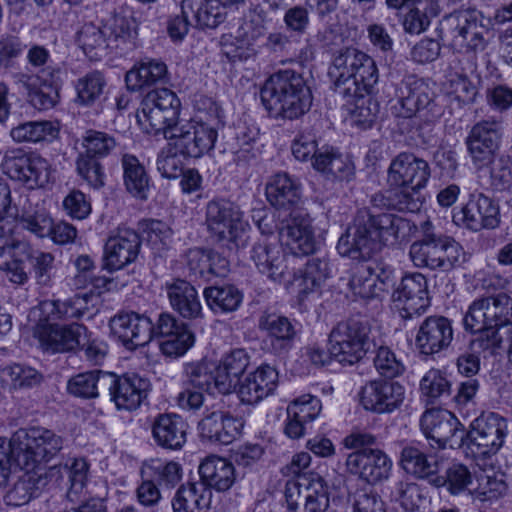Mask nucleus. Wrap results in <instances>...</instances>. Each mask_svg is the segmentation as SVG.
Segmentation results:
<instances>
[{
	"mask_svg": "<svg viewBox=\"0 0 512 512\" xmlns=\"http://www.w3.org/2000/svg\"><path fill=\"white\" fill-rule=\"evenodd\" d=\"M407 222L394 214H371L359 210L345 233L339 238L337 250L340 255L353 260H367L379 252L383 245L396 241Z\"/></svg>",
	"mask_w": 512,
	"mask_h": 512,
	"instance_id": "1",
	"label": "nucleus"
},
{
	"mask_svg": "<svg viewBox=\"0 0 512 512\" xmlns=\"http://www.w3.org/2000/svg\"><path fill=\"white\" fill-rule=\"evenodd\" d=\"M261 101L274 118L297 119L309 111L312 94L300 73L287 69L279 71L265 82Z\"/></svg>",
	"mask_w": 512,
	"mask_h": 512,
	"instance_id": "2",
	"label": "nucleus"
},
{
	"mask_svg": "<svg viewBox=\"0 0 512 512\" xmlns=\"http://www.w3.org/2000/svg\"><path fill=\"white\" fill-rule=\"evenodd\" d=\"M329 75L335 92L342 98L370 95L378 82L375 61L356 48L340 50L333 59Z\"/></svg>",
	"mask_w": 512,
	"mask_h": 512,
	"instance_id": "3",
	"label": "nucleus"
},
{
	"mask_svg": "<svg viewBox=\"0 0 512 512\" xmlns=\"http://www.w3.org/2000/svg\"><path fill=\"white\" fill-rule=\"evenodd\" d=\"M25 260H31L37 282L46 285L51 278L54 256L35 251L17 230H13L9 236H0V271L10 282L23 285L28 281Z\"/></svg>",
	"mask_w": 512,
	"mask_h": 512,
	"instance_id": "4",
	"label": "nucleus"
},
{
	"mask_svg": "<svg viewBox=\"0 0 512 512\" xmlns=\"http://www.w3.org/2000/svg\"><path fill=\"white\" fill-rule=\"evenodd\" d=\"M409 255L417 267L450 271L466 261L462 246L445 235L426 233L410 246Z\"/></svg>",
	"mask_w": 512,
	"mask_h": 512,
	"instance_id": "5",
	"label": "nucleus"
},
{
	"mask_svg": "<svg viewBox=\"0 0 512 512\" xmlns=\"http://www.w3.org/2000/svg\"><path fill=\"white\" fill-rule=\"evenodd\" d=\"M19 464L23 468H40L38 464L49 461L63 447V439L54 431L44 427L19 429L11 437Z\"/></svg>",
	"mask_w": 512,
	"mask_h": 512,
	"instance_id": "6",
	"label": "nucleus"
},
{
	"mask_svg": "<svg viewBox=\"0 0 512 512\" xmlns=\"http://www.w3.org/2000/svg\"><path fill=\"white\" fill-rule=\"evenodd\" d=\"M164 137L171 141L179 154L187 158H201L215 147L218 130L203 121L179 122L165 130Z\"/></svg>",
	"mask_w": 512,
	"mask_h": 512,
	"instance_id": "7",
	"label": "nucleus"
},
{
	"mask_svg": "<svg viewBox=\"0 0 512 512\" xmlns=\"http://www.w3.org/2000/svg\"><path fill=\"white\" fill-rule=\"evenodd\" d=\"M368 333V326L360 321L338 323L329 334L330 354L342 364L359 362L368 351Z\"/></svg>",
	"mask_w": 512,
	"mask_h": 512,
	"instance_id": "8",
	"label": "nucleus"
},
{
	"mask_svg": "<svg viewBox=\"0 0 512 512\" xmlns=\"http://www.w3.org/2000/svg\"><path fill=\"white\" fill-rule=\"evenodd\" d=\"M512 320V298L506 293L476 299L463 319L466 331L477 332L485 328H499Z\"/></svg>",
	"mask_w": 512,
	"mask_h": 512,
	"instance_id": "9",
	"label": "nucleus"
},
{
	"mask_svg": "<svg viewBox=\"0 0 512 512\" xmlns=\"http://www.w3.org/2000/svg\"><path fill=\"white\" fill-rule=\"evenodd\" d=\"M206 224L211 236L217 241L233 243L236 246L247 227L240 208L223 199L207 203Z\"/></svg>",
	"mask_w": 512,
	"mask_h": 512,
	"instance_id": "10",
	"label": "nucleus"
},
{
	"mask_svg": "<svg viewBox=\"0 0 512 512\" xmlns=\"http://www.w3.org/2000/svg\"><path fill=\"white\" fill-rule=\"evenodd\" d=\"M180 100L174 92L167 88L147 93L137 113L139 123H148L156 132H163L178 123Z\"/></svg>",
	"mask_w": 512,
	"mask_h": 512,
	"instance_id": "11",
	"label": "nucleus"
},
{
	"mask_svg": "<svg viewBox=\"0 0 512 512\" xmlns=\"http://www.w3.org/2000/svg\"><path fill=\"white\" fill-rule=\"evenodd\" d=\"M484 16L475 9L459 10L447 18L454 47L466 51H482L487 44L489 29Z\"/></svg>",
	"mask_w": 512,
	"mask_h": 512,
	"instance_id": "12",
	"label": "nucleus"
},
{
	"mask_svg": "<svg viewBox=\"0 0 512 512\" xmlns=\"http://www.w3.org/2000/svg\"><path fill=\"white\" fill-rule=\"evenodd\" d=\"M1 168L11 179L22 182L30 189L46 185L51 174V166L46 159L26 154L20 149L7 151Z\"/></svg>",
	"mask_w": 512,
	"mask_h": 512,
	"instance_id": "13",
	"label": "nucleus"
},
{
	"mask_svg": "<svg viewBox=\"0 0 512 512\" xmlns=\"http://www.w3.org/2000/svg\"><path fill=\"white\" fill-rule=\"evenodd\" d=\"M285 497L291 512H325L329 507L327 485L318 475L289 481Z\"/></svg>",
	"mask_w": 512,
	"mask_h": 512,
	"instance_id": "14",
	"label": "nucleus"
},
{
	"mask_svg": "<svg viewBox=\"0 0 512 512\" xmlns=\"http://www.w3.org/2000/svg\"><path fill=\"white\" fill-rule=\"evenodd\" d=\"M507 428V421L502 416L493 412L482 413L466 432L471 450L483 457L495 455L504 444Z\"/></svg>",
	"mask_w": 512,
	"mask_h": 512,
	"instance_id": "15",
	"label": "nucleus"
},
{
	"mask_svg": "<svg viewBox=\"0 0 512 512\" xmlns=\"http://www.w3.org/2000/svg\"><path fill=\"white\" fill-rule=\"evenodd\" d=\"M420 425L426 438L434 440L442 448H460L466 438L464 426L447 410H427L421 417Z\"/></svg>",
	"mask_w": 512,
	"mask_h": 512,
	"instance_id": "16",
	"label": "nucleus"
},
{
	"mask_svg": "<svg viewBox=\"0 0 512 512\" xmlns=\"http://www.w3.org/2000/svg\"><path fill=\"white\" fill-rule=\"evenodd\" d=\"M502 124L498 120H482L476 123L466 138L468 153L477 169L488 167L494 161L502 136Z\"/></svg>",
	"mask_w": 512,
	"mask_h": 512,
	"instance_id": "17",
	"label": "nucleus"
},
{
	"mask_svg": "<svg viewBox=\"0 0 512 512\" xmlns=\"http://www.w3.org/2000/svg\"><path fill=\"white\" fill-rule=\"evenodd\" d=\"M33 336L46 351L68 352L80 347V344L87 339L88 329L78 323L59 326L44 319L34 327Z\"/></svg>",
	"mask_w": 512,
	"mask_h": 512,
	"instance_id": "18",
	"label": "nucleus"
},
{
	"mask_svg": "<svg viewBox=\"0 0 512 512\" xmlns=\"http://www.w3.org/2000/svg\"><path fill=\"white\" fill-rule=\"evenodd\" d=\"M453 221L472 231L494 229L500 223L499 206L483 193H473L467 203L453 214Z\"/></svg>",
	"mask_w": 512,
	"mask_h": 512,
	"instance_id": "19",
	"label": "nucleus"
},
{
	"mask_svg": "<svg viewBox=\"0 0 512 512\" xmlns=\"http://www.w3.org/2000/svg\"><path fill=\"white\" fill-rule=\"evenodd\" d=\"M427 288V280L421 273L406 275L402 278L393 293V301L403 319L420 316L430 306Z\"/></svg>",
	"mask_w": 512,
	"mask_h": 512,
	"instance_id": "20",
	"label": "nucleus"
},
{
	"mask_svg": "<svg viewBox=\"0 0 512 512\" xmlns=\"http://www.w3.org/2000/svg\"><path fill=\"white\" fill-rule=\"evenodd\" d=\"M251 260L259 272L274 282H283L294 275L290 267V258L275 241L260 238L252 247Z\"/></svg>",
	"mask_w": 512,
	"mask_h": 512,
	"instance_id": "21",
	"label": "nucleus"
},
{
	"mask_svg": "<svg viewBox=\"0 0 512 512\" xmlns=\"http://www.w3.org/2000/svg\"><path fill=\"white\" fill-rule=\"evenodd\" d=\"M431 175L428 162L413 153L402 152L392 159L388 169V183L392 187L421 190Z\"/></svg>",
	"mask_w": 512,
	"mask_h": 512,
	"instance_id": "22",
	"label": "nucleus"
},
{
	"mask_svg": "<svg viewBox=\"0 0 512 512\" xmlns=\"http://www.w3.org/2000/svg\"><path fill=\"white\" fill-rule=\"evenodd\" d=\"M347 471L369 484L388 479L391 459L379 449L363 448L350 453L345 462Z\"/></svg>",
	"mask_w": 512,
	"mask_h": 512,
	"instance_id": "23",
	"label": "nucleus"
},
{
	"mask_svg": "<svg viewBox=\"0 0 512 512\" xmlns=\"http://www.w3.org/2000/svg\"><path fill=\"white\" fill-rule=\"evenodd\" d=\"M112 334L127 348L134 350L150 342L153 338L151 320L136 312H120L110 319Z\"/></svg>",
	"mask_w": 512,
	"mask_h": 512,
	"instance_id": "24",
	"label": "nucleus"
},
{
	"mask_svg": "<svg viewBox=\"0 0 512 512\" xmlns=\"http://www.w3.org/2000/svg\"><path fill=\"white\" fill-rule=\"evenodd\" d=\"M282 245L295 256L309 255L315 251L316 241L310 219L300 211L293 210L282 221L279 228Z\"/></svg>",
	"mask_w": 512,
	"mask_h": 512,
	"instance_id": "25",
	"label": "nucleus"
},
{
	"mask_svg": "<svg viewBox=\"0 0 512 512\" xmlns=\"http://www.w3.org/2000/svg\"><path fill=\"white\" fill-rule=\"evenodd\" d=\"M103 380L108 384L110 399L118 410L133 411L139 408L150 386L146 379L135 374L118 377L110 373Z\"/></svg>",
	"mask_w": 512,
	"mask_h": 512,
	"instance_id": "26",
	"label": "nucleus"
},
{
	"mask_svg": "<svg viewBox=\"0 0 512 512\" xmlns=\"http://www.w3.org/2000/svg\"><path fill=\"white\" fill-rule=\"evenodd\" d=\"M141 240L131 229H118L104 246L103 268L113 272L134 262L139 254Z\"/></svg>",
	"mask_w": 512,
	"mask_h": 512,
	"instance_id": "27",
	"label": "nucleus"
},
{
	"mask_svg": "<svg viewBox=\"0 0 512 512\" xmlns=\"http://www.w3.org/2000/svg\"><path fill=\"white\" fill-rule=\"evenodd\" d=\"M360 400L366 410L389 413L404 400V388L393 381H370L361 390Z\"/></svg>",
	"mask_w": 512,
	"mask_h": 512,
	"instance_id": "28",
	"label": "nucleus"
},
{
	"mask_svg": "<svg viewBox=\"0 0 512 512\" xmlns=\"http://www.w3.org/2000/svg\"><path fill=\"white\" fill-rule=\"evenodd\" d=\"M452 339L451 322L443 316H430L419 327L416 345L422 354L432 355L447 348Z\"/></svg>",
	"mask_w": 512,
	"mask_h": 512,
	"instance_id": "29",
	"label": "nucleus"
},
{
	"mask_svg": "<svg viewBox=\"0 0 512 512\" xmlns=\"http://www.w3.org/2000/svg\"><path fill=\"white\" fill-rule=\"evenodd\" d=\"M198 427L202 438L228 445L240 436L243 422L227 412L213 411L199 422Z\"/></svg>",
	"mask_w": 512,
	"mask_h": 512,
	"instance_id": "30",
	"label": "nucleus"
},
{
	"mask_svg": "<svg viewBox=\"0 0 512 512\" xmlns=\"http://www.w3.org/2000/svg\"><path fill=\"white\" fill-rule=\"evenodd\" d=\"M400 93L398 106H394L396 116L411 118L423 110L435 114L434 93L425 83L405 84Z\"/></svg>",
	"mask_w": 512,
	"mask_h": 512,
	"instance_id": "31",
	"label": "nucleus"
},
{
	"mask_svg": "<svg viewBox=\"0 0 512 512\" xmlns=\"http://www.w3.org/2000/svg\"><path fill=\"white\" fill-rule=\"evenodd\" d=\"M278 382L277 371L268 365L259 367L240 381L238 394L243 403L255 404L271 394Z\"/></svg>",
	"mask_w": 512,
	"mask_h": 512,
	"instance_id": "32",
	"label": "nucleus"
},
{
	"mask_svg": "<svg viewBox=\"0 0 512 512\" xmlns=\"http://www.w3.org/2000/svg\"><path fill=\"white\" fill-rule=\"evenodd\" d=\"M16 481L5 495L9 505L21 506L29 503L47 485V478L41 468H21Z\"/></svg>",
	"mask_w": 512,
	"mask_h": 512,
	"instance_id": "33",
	"label": "nucleus"
},
{
	"mask_svg": "<svg viewBox=\"0 0 512 512\" xmlns=\"http://www.w3.org/2000/svg\"><path fill=\"white\" fill-rule=\"evenodd\" d=\"M389 276L375 273L370 266L356 265L349 272L347 286L352 294L362 299L380 297L387 289Z\"/></svg>",
	"mask_w": 512,
	"mask_h": 512,
	"instance_id": "34",
	"label": "nucleus"
},
{
	"mask_svg": "<svg viewBox=\"0 0 512 512\" xmlns=\"http://www.w3.org/2000/svg\"><path fill=\"white\" fill-rule=\"evenodd\" d=\"M171 307L185 319H196L202 315V305L195 287L183 279L166 284Z\"/></svg>",
	"mask_w": 512,
	"mask_h": 512,
	"instance_id": "35",
	"label": "nucleus"
},
{
	"mask_svg": "<svg viewBox=\"0 0 512 512\" xmlns=\"http://www.w3.org/2000/svg\"><path fill=\"white\" fill-rule=\"evenodd\" d=\"M187 424L176 414H160L152 424L155 442L166 449H180L186 442Z\"/></svg>",
	"mask_w": 512,
	"mask_h": 512,
	"instance_id": "36",
	"label": "nucleus"
},
{
	"mask_svg": "<svg viewBox=\"0 0 512 512\" xmlns=\"http://www.w3.org/2000/svg\"><path fill=\"white\" fill-rule=\"evenodd\" d=\"M200 481L208 489L218 492L229 490L235 482V469L231 462L217 456H209L199 466Z\"/></svg>",
	"mask_w": 512,
	"mask_h": 512,
	"instance_id": "37",
	"label": "nucleus"
},
{
	"mask_svg": "<svg viewBox=\"0 0 512 512\" xmlns=\"http://www.w3.org/2000/svg\"><path fill=\"white\" fill-rule=\"evenodd\" d=\"M212 492L203 483L182 484L172 499L173 512H201L211 503Z\"/></svg>",
	"mask_w": 512,
	"mask_h": 512,
	"instance_id": "38",
	"label": "nucleus"
},
{
	"mask_svg": "<svg viewBox=\"0 0 512 512\" xmlns=\"http://www.w3.org/2000/svg\"><path fill=\"white\" fill-rule=\"evenodd\" d=\"M312 166L319 172L329 174L341 181H349L354 176V165L331 146L318 148Z\"/></svg>",
	"mask_w": 512,
	"mask_h": 512,
	"instance_id": "39",
	"label": "nucleus"
},
{
	"mask_svg": "<svg viewBox=\"0 0 512 512\" xmlns=\"http://www.w3.org/2000/svg\"><path fill=\"white\" fill-rule=\"evenodd\" d=\"M181 10L191 15L201 28H216L226 18V8L219 0H182Z\"/></svg>",
	"mask_w": 512,
	"mask_h": 512,
	"instance_id": "40",
	"label": "nucleus"
},
{
	"mask_svg": "<svg viewBox=\"0 0 512 512\" xmlns=\"http://www.w3.org/2000/svg\"><path fill=\"white\" fill-rule=\"evenodd\" d=\"M268 202L277 209H290L301 199L300 186L288 174H276L266 185Z\"/></svg>",
	"mask_w": 512,
	"mask_h": 512,
	"instance_id": "41",
	"label": "nucleus"
},
{
	"mask_svg": "<svg viewBox=\"0 0 512 512\" xmlns=\"http://www.w3.org/2000/svg\"><path fill=\"white\" fill-rule=\"evenodd\" d=\"M77 41L90 59H100L113 50L106 25L99 27L93 23L84 24L78 31Z\"/></svg>",
	"mask_w": 512,
	"mask_h": 512,
	"instance_id": "42",
	"label": "nucleus"
},
{
	"mask_svg": "<svg viewBox=\"0 0 512 512\" xmlns=\"http://www.w3.org/2000/svg\"><path fill=\"white\" fill-rule=\"evenodd\" d=\"M259 328L268 334L275 349L287 350L296 336L290 320L275 314L262 316L259 320Z\"/></svg>",
	"mask_w": 512,
	"mask_h": 512,
	"instance_id": "43",
	"label": "nucleus"
},
{
	"mask_svg": "<svg viewBox=\"0 0 512 512\" xmlns=\"http://www.w3.org/2000/svg\"><path fill=\"white\" fill-rule=\"evenodd\" d=\"M167 76V66L165 63L157 60H148L141 62L127 72L125 81L128 89L138 91L146 86H151Z\"/></svg>",
	"mask_w": 512,
	"mask_h": 512,
	"instance_id": "44",
	"label": "nucleus"
},
{
	"mask_svg": "<svg viewBox=\"0 0 512 512\" xmlns=\"http://www.w3.org/2000/svg\"><path fill=\"white\" fill-rule=\"evenodd\" d=\"M400 463L407 473L421 479L429 478L438 472L436 458L412 446L403 448Z\"/></svg>",
	"mask_w": 512,
	"mask_h": 512,
	"instance_id": "45",
	"label": "nucleus"
},
{
	"mask_svg": "<svg viewBox=\"0 0 512 512\" xmlns=\"http://www.w3.org/2000/svg\"><path fill=\"white\" fill-rule=\"evenodd\" d=\"M203 295L208 307L214 312L235 311L242 302V293L233 285L207 287Z\"/></svg>",
	"mask_w": 512,
	"mask_h": 512,
	"instance_id": "46",
	"label": "nucleus"
},
{
	"mask_svg": "<svg viewBox=\"0 0 512 512\" xmlns=\"http://www.w3.org/2000/svg\"><path fill=\"white\" fill-rule=\"evenodd\" d=\"M122 166L124 183L128 192L139 199H146L149 190V178L143 165L135 156L124 155Z\"/></svg>",
	"mask_w": 512,
	"mask_h": 512,
	"instance_id": "47",
	"label": "nucleus"
},
{
	"mask_svg": "<svg viewBox=\"0 0 512 512\" xmlns=\"http://www.w3.org/2000/svg\"><path fill=\"white\" fill-rule=\"evenodd\" d=\"M105 375H110V373L101 370L80 373L68 381V392L81 398H96L99 395V387L107 388L108 384L103 382Z\"/></svg>",
	"mask_w": 512,
	"mask_h": 512,
	"instance_id": "48",
	"label": "nucleus"
},
{
	"mask_svg": "<svg viewBox=\"0 0 512 512\" xmlns=\"http://www.w3.org/2000/svg\"><path fill=\"white\" fill-rule=\"evenodd\" d=\"M330 269L326 259L311 258L305 265L300 278L299 294L302 297L318 289L329 277Z\"/></svg>",
	"mask_w": 512,
	"mask_h": 512,
	"instance_id": "49",
	"label": "nucleus"
},
{
	"mask_svg": "<svg viewBox=\"0 0 512 512\" xmlns=\"http://www.w3.org/2000/svg\"><path fill=\"white\" fill-rule=\"evenodd\" d=\"M105 86L106 81L101 72L87 73L76 81V102L85 106L94 104L103 94Z\"/></svg>",
	"mask_w": 512,
	"mask_h": 512,
	"instance_id": "50",
	"label": "nucleus"
},
{
	"mask_svg": "<svg viewBox=\"0 0 512 512\" xmlns=\"http://www.w3.org/2000/svg\"><path fill=\"white\" fill-rule=\"evenodd\" d=\"M48 311V321H69L81 318L85 313L82 299L76 296L66 301L54 300L44 304Z\"/></svg>",
	"mask_w": 512,
	"mask_h": 512,
	"instance_id": "51",
	"label": "nucleus"
},
{
	"mask_svg": "<svg viewBox=\"0 0 512 512\" xmlns=\"http://www.w3.org/2000/svg\"><path fill=\"white\" fill-rule=\"evenodd\" d=\"M430 482L435 487L447 486L451 494H459L471 483V474L462 464H453L446 471V476H435Z\"/></svg>",
	"mask_w": 512,
	"mask_h": 512,
	"instance_id": "52",
	"label": "nucleus"
},
{
	"mask_svg": "<svg viewBox=\"0 0 512 512\" xmlns=\"http://www.w3.org/2000/svg\"><path fill=\"white\" fill-rule=\"evenodd\" d=\"M215 370L216 363L209 361H202L188 365L186 373L189 385L192 386V388L203 392H212L214 379L213 372H215Z\"/></svg>",
	"mask_w": 512,
	"mask_h": 512,
	"instance_id": "53",
	"label": "nucleus"
},
{
	"mask_svg": "<svg viewBox=\"0 0 512 512\" xmlns=\"http://www.w3.org/2000/svg\"><path fill=\"white\" fill-rule=\"evenodd\" d=\"M54 128L51 122H25L14 127L10 135L17 142H38L48 135H53Z\"/></svg>",
	"mask_w": 512,
	"mask_h": 512,
	"instance_id": "54",
	"label": "nucleus"
},
{
	"mask_svg": "<svg viewBox=\"0 0 512 512\" xmlns=\"http://www.w3.org/2000/svg\"><path fill=\"white\" fill-rule=\"evenodd\" d=\"M82 145L85 152L80 155H89L97 159L107 156L115 148L116 142L113 137L104 132L88 130L83 137Z\"/></svg>",
	"mask_w": 512,
	"mask_h": 512,
	"instance_id": "55",
	"label": "nucleus"
},
{
	"mask_svg": "<svg viewBox=\"0 0 512 512\" xmlns=\"http://www.w3.org/2000/svg\"><path fill=\"white\" fill-rule=\"evenodd\" d=\"M179 151L169 141L168 145L163 148L157 157V170L167 179H177L183 173V162L179 157Z\"/></svg>",
	"mask_w": 512,
	"mask_h": 512,
	"instance_id": "56",
	"label": "nucleus"
},
{
	"mask_svg": "<svg viewBox=\"0 0 512 512\" xmlns=\"http://www.w3.org/2000/svg\"><path fill=\"white\" fill-rule=\"evenodd\" d=\"M255 141L246 136L236 138L228 152L230 162L241 170L247 169L256 160Z\"/></svg>",
	"mask_w": 512,
	"mask_h": 512,
	"instance_id": "57",
	"label": "nucleus"
},
{
	"mask_svg": "<svg viewBox=\"0 0 512 512\" xmlns=\"http://www.w3.org/2000/svg\"><path fill=\"white\" fill-rule=\"evenodd\" d=\"M3 373L7 376V381L16 389L31 388L39 385L43 380L42 374L36 369L19 364L6 367Z\"/></svg>",
	"mask_w": 512,
	"mask_h": 512,
	"instance_id": "58",
	"label": "nucleus"
},
{
	"mask_svg": "<svg viewBox=\"0 0 512 512\" xmlns=\"http://www.w3.org/2000/svg\"><path fill=\"white\" fill-rule=\"evenodd\" d=\"M194 335L188 327H180L160 342V349L164 355L170 357L181 356L193 345Z\"/></svg>",
	"mask_w": 512,
	"mask_h": 512,
	"instance_id": "59",
	"label": "nucleus"
},
{
	"mask_svg": "<svg viewBox=\"0 0 512 512\" xmlns=\"http://www.w3.org/2000/svg\"><path fill=\"white\" fill-rule=\"evenodd\" d=\"M61 68L47 66L43 68L38 74L30 75L26 73H20L17 75V82L21 84L24 88H32L36 87V84H40L48 88H55L59 90V83L61 80Z\"/></svg>",
	"mask_w": 512,
	"mask_h": 512,
	"instance_id": "60",
	"label": "nucleus"
},
{
	"mask_svg": "<svg viewBox=\"0 0 512 512\" xmlns=\"http://www.w3.org/2000/svg\"><path fill=\"white\" fill-rule=\"evenodd\" d=\"M79 176L95 189L104 185L105 174L100 162L89 155H79L76 161Z\"/></svg>",
	"mask_w": 512,
	"mask_h": 512,
	"instance_id": "61",
	"label": "nucleus"
},
{
	"mask_svg": "<svg viewBox=\"0 0 512 512\" xmlns=\"http://www.w3.org/2000/svg\"><path fill=\"white\" fill-rule=\"evenodd\" d=\"M321 408V402L318 398L311 395H303L288 406L287 415L298 418L306 423L314 420L319 415Z\"/></svg>",
	"mask_w": 512,
	"mask_h": 512,
	"instance_id": "62",
	"label": "nucleus"
},
{
	"mask_svg": "<svg viewBox=\"0 0 512 512\" xmlns=\"http://www.w3.org/2000/svg\"><path fill=\"white\" fill-rule=\"evenodd\" d=\"M148 468L152 471L153 480L168 488H173L182 477V468L174 461L167 463L152 461Z\"/></svg>",
	"mask_w": 512,
	"mask_h": 512,
	"instance_id": "63",
	"label": "nucleus"
},
{
	"mask_svg": "<svg viewBox=\"0 0 512 512\" xmlns=\"http://www.w3.org/2000/svg\"><path fill=\"white\" fill-rule=\"evenodd\" d=\"M420 388L426 397L433 400L449 394L450 383L440 370L431 369L423 376Z\"/></svg>",
	"mask_w": 512,
	"mask_h": 512,
	"instance_id": "64",
	"label": "nucleus"
}]
</instances>
